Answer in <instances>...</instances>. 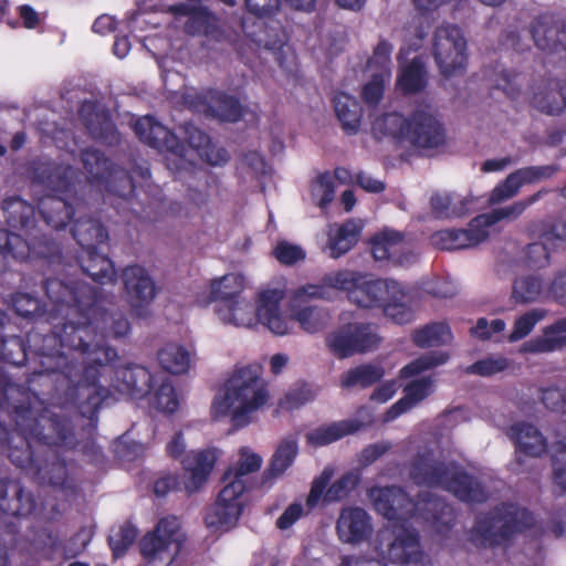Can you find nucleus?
<instances>
[{"instance_id":"cd10ccee","label":"nucleus","mask_w":566,"mask_h":566,"mask_svg":"<svg viewBox=\"0 0 566 566\" xmlns=\"http://www.w3.org/2000/svg\"><path fill=\"white\" fill-rule=\"evenodd\" d=\"M216 461V454L209 449L190 451L185 454L181 464L184 470L189 473L188 481L185 483L188 493L197 492L207 483Z\"/></svg>"},{"instance_id":"aec40b11","label":"nucleus","mask_w":566,"mask_h":566,"mask_svg":"<svg viewBox=\"0 0 566 566\" xmlns=\"http://www.w3.org/2000/svg\"><path fill=\"white\" fill-rule=\"evenodd\" d=\"M180 523L176 516L161 517L155 530L146 533L139 542V552L144 559L153 562L167 552L175 544L176 553L179 552L181 543L178 539Z\"/></svg>"},{"instance_id":"a878e982","label":"nucleus","mask_w":566,"mask_h":566,"mask_svg":"<svg viewBox=\"0 0 566 566\" xmlns=\"http://www.w3.org/2000/svg\"><path fill=\"white\" fill-rule=\"evenodd\" d=\"M122 281L133 306L148 305L156 296L151 275L138 264L126 266L122 272Z\"/></svg>"},{"instance_id":"39448f33","label":"nucleus","mask_w":566,"mask_h":566,"mask_svg":"<svg viewBox=\"0 0 566 566\" xmlns=\"http://www.w3.org/2000/svg\"><path fill=\"white\" fill-rule=\"evenodd\" d=\"M239 460L222 475L223 486L216 502L207 510L205 523L213 530H230L243 513L244 493L251 489L249 474L260 470L262 458L248 448H242Z\"/></svg>"},{"instance_id":"4be33fe9","label":"nucleus","mask_w":566,"mask_h":566,"mask_svg":"<svg viewBox=\"0 0 566 566\" xmlns=\"http://www.w3.org/2000/svg\"><path fill=\"white\" fill-rule=\"evenodd\" d=\"M336 533L343 543L353 545L364 543L373 534L371 518L361 507H343L336 521Z\"/></svg>"},{"instance_id":"052dcab7","label":"nucleus","mask_w":566,"mask_h":566,"mask_svg":"<svg viewBox=\"0 0 566 566\" xmlns=\"http://www.w3.org/2000/svg\"><path fill=\"white\" fill-rule=\"evenodd\" d=\"M545 315L546 312L544 310L534 308L517 317L509 335V340L514 343L526 337Z\"/></svg>"},{"instance_id":"0e129e2a","label":"nucleus","mask_w":566,"mask_h":566,"mask_svg":"<svg viewBox=\"0 0 566 566\" xmlns=\"http://www.w3.org/2000/svg\"><path fill=\"white\" fill-rule=\"evenodd\" d=\"M553 481L566 493V438L555 443V454L552 457Z\"/></svg>"},{"instance_id":"c03bdc74","label":"nucleus","mask_w":566,"mask_h":566,"mask_svg":"<svg viewBox=\"0 0 566 566\" xmlns=\"http://www.w3.org/2000/svg\"><path fill=\"white\" fill-rule=\"evenodd\" d=\"M157 359L163 370L171 375L186 374L190 368V353L182 346L168 343L157 352Z\"/></svg>"},{"instance_id":"e433bc0d","label":"nucleus","mask_w":566,"mask_h":566,"mask_svg":"<svg viewBox=\"0 0 566 566\" xmlns=\"http://www.w3.org/2000/svg\"><path fill=\"white\" fill-rule=\"evenodd\" d=\"M363 427V422L356 419L335 421L310 431L306 440L313 447H324L359 431Z\"/></svg>"},{"instance_id":"f03ea898","label":"nucleus","mask_w":566,"mask_h":566,"mask_svg":"<svg viewBox=\"0 0 566 566\" xmlns=\"http://www.w3.org/2000/svg\"><path fill=\"white\" fill-rule=\"evenodd\" d=\"M46 373L40 363V367H34L24 384V389L19 395L18 403L11 411V420L24 432L32 437L35 443L46 447H60L72 449L75 447L76 439L73 431L72 421L65 416H61L44 407V403H51L61 408H75L74 405H62L52 396L38 395L41 389L50 390L51 386L40 380V375Z\"/></svg>"},{"instance_id":"7ed1b4c3","label":"nucleus","mask_w":566,"mask_h":566,"mask_svg":"<svg viewBox=\"0 0 566 566\" xmlns=\"http://www.w3.org/2000/svg\"><path fill=\"white\" fill-rule=\"evenodd\" d=\"M133 129L143 144L159 153H167L174 156L172 161L167 158V166L178 174L182 170L193 169L195 167V165L186 158L188 147L205 155L207 161L213 166L223 165L229 160L227 149H216L211 144L209 135L191 123H185L180 126L186 142L180 140L174 132L168 129L151 115L139 117L134 123Z\"/></svg>"},{"instance_id":"8fccbe9b","label":"nucleus","mask_w":566,"mask_h":566,"mask_svg":"<svg viewBox=\"0 0 566 566\" xmlns=\"http://www.w3.org/2000/svg\"><path fill=\"white\" fill-rule=\"evenodd\" d=\"M430 207L438 219L462 217L468 211L467 200L454 193H433L430 198Z\"/></svg>"},{"instance_id":"dca6fc26","label":"nucleus","mask_w":566,"mask_h":566,"mask_svg":"<svg viewBox=\"0 0 566 566\" xmlns=\"http://www.w3.org/2000/svg\"><path fill=\"white\" fill-rule=\"evenodd\" d=\"M432 53L440 73L446 77L462 74L467 67V41L455 24L437 28Z\"/></svg>"},{"instance_id":"13d9d810","label":"nucleus","mask_w":566,"mask_h":566,"mask_svg":"<svg viewBox=\"0 0 566 566\" xmlns=\"http://www.w3.org/2000/svg\"><path fill=\"white\" fill-rule=\"evenodd\" d=\"M361 475L358 471H348L342 474L327 489L324 501L338 502L347 497L360 483Z\"/></svg>"},{"instance_id":"c9c22d12","label":"nucleus","mask_w":566,"mask_h":566,"mask_svg":"<svg viewBox=\"0 0 566 566\" xmlns=\"http://www.w3.org/2000/svg\"><path fill=\"white\" fill-rule=\"evenodd\" d=\"M557 226L545 230L539 240L526 248V264L532 269H543L551 263V253L565 244V239L557 233Z\"/></svg>"},{"instance_id":"20e7f679","label":"nucleus","mask_w":566,"mask_h":566,"mask_svg":"<svg viewBox=\"0 0 566 566\" xmlns=\"http://www.w3.org/2000/svg\"><path fill=\"white\" fill-rule=\"evenodd\" d=\"M371 129L377 136L407 143L427 155L446 147L448 142L444 123L429 106L417 107L408 116L386 113L374 120Z\"/></svg>"},{"instance_id":"58836bf2","label":"nucleus","mask_w":566,"mask_h":566,"mask_svg":"<svg viewBox=\"0 0 566 566\" xmlns=\"http://www.w3.org/2000/svg\"><path fill=\"white\" fill-rule=\"evenodd\" d=\"M72 235L81 250L98 248L108 240V232L103 223L93 217H80L74 221Z\"/></svg>"},{"instance_id":"473e14b6","label":"nucleus","mask_w":566,"mask_h":566,"mask_svg":"<svg viewBox=\"0 0 566 566\" xmlns=\"http://www.w3.org/2000/svg\"><path fill=\"white\" fill-rule=\"evenodd\" d=\"M533 106L546 115L566 113V80L549 78L533 96Z\"/></svg>"},{"instance_id":"e2e57ef3","label":"nucleus","mask_w":566,"mask_h":566,"mask_svg":"<svg viewBox=\"0 0 566 566\" xmlns=\"http://www.w3.org/2000/svg\"><path fill=\"white\" fill-rule=\"evenodd\" d=\"M557 170L558 167L556 165L528 166L520 168L513 171V174L521 187H523L524 185H531L551 178Z\"/></svg>"},{"instance_id":"49530a36","label":"nucleus","mask_w":566,"mask_h":566,"mask_svg":"<svg viewBox=\"0 0 566 566\" xmlns=\"http://www.w3.org/2000/svg\"><path fill=\"white\" fill-rule=\"evenodd\" d=\"M289 323V332L292 325L297 322L303 331L310 334L323 331L331 322L328 311L317 306H304L294 311L291 317H284Z\"/></svg>"},{"instance_id":"412c9836","label":"nucleus","mask_w":566,"mask_h":566,"mask_svg":"<svg viewBox=\"0 0 566 566\" xmlns=\"http://www.w3.org/2000/svg\"><path fill=\"white\" fill-rule=\"evenodd\" d=\"M388 559L405 566H434L420 548V537L415 528L402 526L388 544Z\"/></svg>"},{"instance_id":"4468645a","label":"nucleus","mask_w":566,"mask_h":566,"mask_svg":"<svg viewBox=\"0 0 566 566\" xmlns=\"http://www.w3.org/2000/svg\"><path fill=\"white\" fill-rule=\"evenodd\" d=\"M35 510L36 500L34 494L28 491L20 480L0 475V518L14 520L3 521L2 534L10 536L9 544L17 543V536L21 530L19 522L29 517Z\"/></svg>"},{"instance_id":"6e6d98bb","label":"nucleus","mask_w":566,"mask_h":566,"mask_svg":"<svg viewBox=\"0 0 566 566\" xmlns=\"http://www.w3.org/2000/svg\"><path fill=\"white\" fill-rule=\"evenodd\" d=\"M359 230L353 222L343 223L328 242L329 254L337 259L347 253L357 242Z\"/></svg>"},{"instance_id":"f704fd0d","label":"nucleus","mask_w":566,"mask_h":566,"mask_svg":"<svg viewBox=\"0 0 566 566\" xmlns=\"http://www.w3.org/2000/svg\"><path fill=\"white\" fill-rule=\"evenodd\" d=\"M76 261L84 274L94 282L105 284L115 281L116 271L113 261L98 251V248L81 250Z\"/></svg>"},{"instance_id":"a18cd8bd","label":"nucleus","mask_w":566,"mask_h":566,"mask_svg":"<svg viewBox=\"0 0 566 566\" xmlns=\"http://www.w3.org/2000/svg\"><path fill=\"white\" fill-rule=\"evenodd\" d=\"M385 375V369L380 364H361L348 369L340 376L343 388H369L380 381Z\"/></svg>"},{"instance_id":"b1692460","label":"nucleus","mask_w":566,"mask_h":566,"mask_svg":"<svg viewBox=\"0 0 566 566\" xmlns=\"http://www.w3.org/2000/svg\"><path fill=\"white\" fill-rule=\"evenodd\" d=\"M367 495L375 511L391 522L399 521L401 511L411 504L408 493L398 485L373 486Z\"/></svg>"},{"instance_id":"09e8293b","label":"nucleus","mask_w":566,"mask_h":566,"mask_svg":"<svg viewBox=\"0 0 566 566\" xmlns=\"http://www.w3.org/2000/svg\"><path fill=\"white\" fill-rule=\"evenodd\" d=\"M427 70L421 57L416 56L405 65L398 75L397 84L405 94H416L427 86Z\"/></svg>"},{"instance_id":"1a4fd4ad","label":"nucleus","mask_w":566,"mask_h":566,"mask_svg":"<svg viewBox=\"0 0 566 566\" xmlns=\"http://www.w3.org/2000/svg\"><path fill=\"white\" fill-rule=\"evenodd\" d=\"M269 400L266 384L261 377L260 367L245 366L238 368L226 382V394L220 400L213 401L218 412H231L232 429L248 426L251 413L259 410Z\"/></svg>"},{"instance_id":"603ef678","label":"nucleus","mask_w":566,"mask_h":566,"mask_svg":"<svg viewBox=\"0 0 566 566\" xmlns=\"http://www.w3.org/2000/svg\"><path fill=\"white\" fill-rule=\"evenodd\" d=\"M138 536L137 527L129 521L113 527L107 538L114 558L123 557Z\"/></svg>"},{"instance_id":"bf43d9fd","label":"nucleus","mask_w":566,"mask_h":566,"mask_svg":"<svg viewBox=\"0 0 566 566\" xmlns=\"http://www.w3.org/2000/svg\"><path fill=\"white\" fill-rule=\"evenodd\" d=\"M151 394L150 402L157 410L174 413L178 409L179 401L176 389L168 378L161 380L157 388L154 387Z\"/></svg>"},{"instance_id":"ea45409f","label":"nucleus","mask_w":566,"mask_h":566,"mask_svg":"<svg viewBox=\"0 0 566 566\" xmlns=\"http://www.w3.org/2000/svg\"><path fill=\"white\" fill-rule=\"evenodd\" d=\"M381 308L385 316L398 325L408 324L415 319V310L410 304L409 293L399 282H397L395 293H389Z\"/></svg>"},{"instance_id":"3c124183","label":"nucleus","mask_w":566,"mask_h":566,"mask_svg":"<svg viewBox=\"0 0 566 566\" xmlns=\"http://www.w3.org/2000/svg\"><path fill=\"white\" fill-rule=\"evenodd\" d=\"M29 359L27 343L22 336L6 335L0 339V361L19 367Z\"/></svg>"},{"instance_id":"a211bd4d","label":"nucleus","mask_w":566,"mask_h":566,"mask_svg":"<svg viewBox=\"0 0 566 566\" xmlns=\"http://www.w3.org/2000/svg\"><path fill=\"white\" fill-rule=\"evenodd\" d=\"M530 34L544 52L566 51V18L558 12H543L530 23Z\"/></svg>"},{"instance_id":"6ab92c4d","label":"nucleus","mask_w":566,"mask_h":566,"mask_svg":"<svg viewBox=\"0 0 566 566\" xmlns=\"http://www.w3.org/2000/svg\"><path fill=\"white\" fill-rule=\"evenodd\" d=\"M78 117L93 139L107 146L119 144L120 134L109 112L96 102L84 101L78 107Z\"/></svg>"},{"instance_id":"a19ab883","label":"nucleus","mask_w":566,"mask_h":566,"mask_svg":"<svg viewBox=\"0 0 566 566\" xmlns=\"http://www.w3.org/2000/svg\"><path fill=\"white\" fill-rule=\"evenodd\" d=\"M548 190L541 189L527 198L515 201L510 206L497 208L489 213L481 214L474 218V222L482 223L484 229L496 224L503 219L514 220L518 218L528 207L537 202Z\"/></svg>"},{"instance_id":"6e6552de","label":"nucleus","mask_w":566,"mask_h":566,"mask_svg":"<svg viewBox=\"0 0 566 566\" xmlns=\"http://www.w3.org/2000/svg\"><path fill=\"white\" fill-rule=\"evenodd\" d=\"M76 171L71 166L55 163H42L34 169L33 181L59 195L43 197L38 203L40 216L46 226L60 230L65 228L82 201L75 191Z\"/></svg>"},{"instance_id":"7c9ffc66","label":"nucleus","mask_w":566,"mask_h":566,"mask_svg":"<svg viewBox=\"0 0 566 566\" xmlns=\"http://www.w3.org/2000/svg\"><path fill=\"white\" fill-rule=\"evenodd\" d=\"M297 454L298 446L296 439H283L272 454L268 468L263 471L260 485L262 488H271L292 467Z\"/></svg>"},{"instance_id":"9d476101","label":"nucleus","mask_w":566,"mask_h":566,"mask_svg":"<svg viewBox=\"0 0 566 566\" xmlns=\"http://www.w3.org/2000/svg\"><path fill=\"white\" fill-rule=\"evenodd\" d=\"M534 524L535 518L531 511L511 502H502L476 518L470 531V541L476 547L504 546L516 535L531 530Z\"/></svg>"},{"instance_id":"bb28decb","label":"nucleus","mask_w":566,"mask_h":566,"mask_svg":"<svg viewBox=\"0 0 566 566\" xmlns=\"http://www.w3.org/2000/svg\"><path fill=\"white\" fill-rule=\"evenodd\" d=\"M418 510L421 516L441 535H447L455 523L452 507L441 497L430 492L419 493Z\"/></svg>"},{"instance_id":"2eb2a0df","label":"nucleus","mask_w":566,"mask_h":566,"mask_svg":"<svg viewBox=\"0 0 566 566\" xmlns=\"http://www.w3.org/2000/svg\"><path fill=\"white\" fill-rule=\"evenodd\" d=\"M381 343L373 323H347L326 336V345L339 359L376 350Z\"/></svg>"},{"instance_id":"5fc2aeb1","label":"nucleus","mask_w":566,"mask_h":566,"mask_svg":"<svg viewBox=\"0 0 566 566\" xmlns=\"http://www.w3.org/2000/svg\"><path fill=\"white\" fill-rule=\"evenodd\" d=\"M543 291V280L536 275H525L516 279L512 287V297L516 303L535 302Z\"/></svg>"},{"instance_id":"ddd939ff","label":"nucleus","mask_w":566,"mask_h":566,"mask_svg":"<svg viewBox=\"0 0 566 566\" xmlns=\"http://www.w3.org/2000/svg\"><path fill=\"white\" fill-rule=\"evenodd\" d=\"M81 159L91 184L102 186L105 191L124 200L134 197L136 185L132 175L117 167L103 151L95 148L82 150Z\"/></svg>"},{"instance_id":"37998d69","label":"nucleus","mask_w":566,"mask_h":566,"mask_svg":"<svg viewBox=\"0 0 566 566\" xmlns=\"http://www.w3.org/2000/svg\"><path fill=\"white\" fill-rule=\"evenodd\" d=\"M208 113L222 122L237 123L243 117V106L238 97L221 91L211 92Z\"/></svg>"},{"instance_id":"5701e85b","label":"nucleus","mask_w":566,"mask_h":566,"mask_svg":"<svg viewBox=\"0 0 566 566\" xmlns=\"http://www.w3.org/2000/svg\"><path fill=\"white\" fill-rule=\"evenodd\" d=\"M489 232L483 224L470 223L469 229H443L430 235V243L439 250H461L478 245L486 240Z\"/></svg>"},{"instance_id":"423d86ee","label":"nucleus","mask_w":566,"mask_h":566,"mask_svg":"<svg viewBox=\"0 0 566 566\" xmlns=\"http://www.w3.org/2000/svg\"><path fill=\"white\" fill-rule=\"evenodd\" d=\"M397 281L392 279H368L366 274L339 270L325 273L317 284H306L295 291L296 297H331L332 290L344 291L348 300L361 308H381L389 293H395Z\"/></svg>"},{"instance_id":"f3484780","label":"nucleus","mask_w":566,"mask_h":566,"mask_svg":"<svg viewBox=\"0 0 566 566\" xmlns=\"http://www.w3.org/2000/svg\"><path fill=\"white\" fill-rule=\"evenodd\" d=\"M25 240L20 234L8 229H0V250L4 256L24 262L33 260H49L53 262L61 255L60 244L45 233L33 234Z\"/></svg>"},{"instance_id":"338daca9","label":"nucleus","mask_w":566,"mask_h":566,"mask_svg":"<svg viewBox=\"0 0 566 566\" xmlns=\"http://www.w3.org/2000/svg\"><path fill=\"white\" fill-rule=\"evenodd\" d=\"M50 485L59 488L62 491L73 489V481L69 476V470L64 460L56 459L52 461L50 469L45 472Z\"/></svg>"},{"instance_id":"f8f14e48","label":"nucleus","mask_w":566,"mask_h":566,"mask_svg":"<svg viewBox=\"0 0 566 566\" xmlns=\"http://www.w3.org/2000/svg\"><path fill=\"white\" fill-rule=\"evenodd\" d=\"M281 295L276 290H266L260 293L256 310L253 304L241 296L218 305L217 312L223 322L240 326H252L256 319L266 326L273 334L283 336L289 334V323L280 313Z\"/></svg>"},{"instance_id":"0eeeda50","label":"nucleus","mask_w":566,"mask_h":566,"mask_svg":"<svg viewBox=\"0 0 566 566\" xmlns=\"http://www.w3.org/2000/svg\"><path fill=\"white\" fill-rule=\"evenodd\" d=\"M409 476L419 486L442 489L468 504H481L489 499L483 483L454 461L418 454L410 463Z\"/></svg>"},{"instance_id":"de8ad7c7","label":"nucleus","mask_w":566,"mask_h":566,"mask_svg":"<svg viewBox=\"0 0 566 566\" xmlns=\"http://www.w3.org/2000/svg\"><path fill=\"white\" fill-rule=\"evenodd\" d=\"M243 289L244 277L241 274H226L211 281L210 301L219 302L218 305L229 304V302L241 296Z\"/></svg>"},{"instance_id":"2f4dec72","label":"nucleus","mask_w":566,"mask_h":566,"mask_svg":"<svg viewBox=\"0 0 566 566\" xmlns=\"http://www.w3.org/2000/svg\"><path fill=\"white\" fill-rule=\"evenodd\" d=\"M371 254L376 261H391L402 264L408 260L405 253V234L396 230H384L374 235L370 241Z\"/></svg>"},{"instance_id":"4d7b16f0","label":"nucleus","mask_w":566,"mask_h":566,"mask_svg":"<svg viewBox=\"0 0 566 566\" xmlns=\"http://www.w3.org/2000/svg\"><path fill=\"white\" fill-rule=\"evenodd\" d=\"M449 354L446 352H429L411 360L403 366L400 371V378H411L426 370L443 365L448 361Z\"/></svg>"},{"instance_id":"79ce46f5","label":"nucleus","mask_w":566,"mask_h":566,"mask_svg":"<svg viewBox=\"0 0 566 566\" xmlns=\"http://www.w3.org/2000/svg\"><path fill=\"white\" fill-rule=\"evenodd\" d=\"M453 339V334L446 322H432L411 334L412 343L419 348H429L447 345Z\"/></svg>"},{"instance_id":"774afa93","label":"nucleus","mask_w":566,"mask_h":566,"mask_svg":"<svg viewBox=\"0 0 566 566\" xmlns=\"http://www.w3.org/2000/svg\"><path fill=\"white\" fill-rule=\"evenodd\" d=\"M509 367V359L505 357H488L480 359L467 367V373L480 376H492Z\"/></svg>"},{"instance_id":"9b49d317","label":"nucleus","mask_w":566,"mask_h":566,"mask_svg":"<svg viewBox=\"0 0 566 566\" xmlns=\"http://www.w3.org/2000/svg\"><path fill=\"white\" fill-rule=\"evenodd\" d=\"M51 281H59L64 286H66L70 290H74L75 287L80 285H88L87 283L81 282V281H71L65 282L63 280H60L57 277H49L43 282V290L45 291V294L51 302V308L46 310V304L42 302L39 297L25 293V292H15L12 293L10 296V305L14 313L28 321H35L38 318H41L46 315V321L52 325V329L50 333L46 334H38V333H30L28 335V343L33 345V361L38 364V368L40 367V356H39V348L43 345V338L48 335L53 334L57 327H62L64 324H66L70 319H67L66 310L70 307H73L75 305V301L70 300L69 297H64V300H54L50 296L48 286L49 282Z\"/></svg>"},{"instance_id":"864d4df0","label":"nucleus","mask_w":566,"mask_h":566,"mask_svg":"<svg viewBox=\"0 0 566 566\" xmlns=\"http://www.w3.org/2000/svg\"><path fill=\"white\" fill-rule=\"evenodd\" d=\"M216 15L206 8L197 7L190 19H187L185 29L191 35L213 36L218 31Z\"/></svg>"},{"instance_id":"393cba45","label":"nucleus","mask_w":566,"mask_h":566,"mask_svg":"<svg viewBox=\"0 0 566 566\" xmlns=\"http://www.w3.org/2000/svg\"><path fill=\"white\" fill-rule=\"evenodd\" d=\"M33 443L35 442L32 437L14 423V428L8 432V440L0 446L7 448L8 458L12 464L40 474L43 468L35 458Z\"/></svg>"},{"instance_id":"680f3d73","label":"nucleus","mask_w":566,"mask_h":566,"mask_svg":"<svg viewBox=\"0 0 566 566\" xmlns=\"http://www.w3.org/2000/svg\"><path fill=\"white\" fill-rule=\"evenodd\" d=\"M392 45L387 40H380L374 49L373 55L367 61L369 70H377L376 73L390 74Z\"/></svg>"},{"instance_id":"c85d7f7f","label":"nucleus","mask_w":566,"mask_h":566,"mask_svg":"<svg viewBox=\"0 0 566 566\" xmlns=\"http://www.w3.org/2000/svg\"><path fill=\"white\" fill-rule=\"evenodd\" d=\"M6 224L31 234L36 226V208L19 196L7 197L1 203Z\"/></svg>"},{"instance_id":"72a5a7b5","label":"nucleus","mask_w":566,"mask_h":566,"mask_svg":"<svg viewBox=\"0 0 566 566\" xmlns=\"http://www.w3.org/2000/svg\"><path fill=\"white\" fill-rule=\"evenodd\" d=\"M566 317L555 321L543 328L539 336L526 340L520 348L522 354H547L562 349L566 345Z\"/></svg>"},{"instance_id":"4c0bfd02","label":"nucleus","mask_w":566,"mask_h":566,"mask_svg":"<svg viewBox=\"0 0 566 566\" xmlns=\"http://www.w3.org/2000/svg\"><path fill=\"white\" fill-rule=\"evenodd\" d=\"M335 114L347 135L358 133L361 124L363 107L358 99L347 93L339 92L333 97Z\"/></svg>"},{"instance_id":"69168bd1","label":"nucleus","mask_w":566,"mask_h":566,"mask_svg":"<svg viewBox=\"0 0 566 566\" xmlns=\"http://www.w3.org/2000/svg\"><path fill=\"white\" fill-rule=\"evenodd\" d=\"M272 254L283 265H294L306 256L305 251L300 245L287 241H279Z\"/></svg>"},{"instance_id":"c756f323","label":"nucleus","mask_w":566,"mask_h":566,"mask_svg":"<svg viewBox=\"0 0 566 566\" xmlns=\"http://www.w3.org/2000/svg\"><path fill=\"white\" fill-rule=\"evenodd\" d=\"M507 436L515 444L516 454L541 457L546 452L547 441L532 423L516 422L509 428Z\"/></svg>"},{"instance_id":"f257e3e1","label":"nucleus","mask_w":566,"mask_h":566,"mask_svg":"<svg viewBox=\"0 0 566 566\" xmlns=\"http://www.w3.org/2000/svg\"><path fill=\"white\" fill-rule=\"evenodd\" d=\"M48 291L54 300H64V295L75 305L66 310L70 321L45 336L39 348L40 361L46 370L40 380L51 389H41L38 395L74 405L91 422L97 421L99 409L113 398V389L135 399L149 396L155 381L150 370L138 364L116 367L118 353L107 344L128 335L130 323L125 314L105 308L98 289L92 285L72 291L51 281Z\"/></svg>"}]
</instances>
